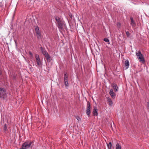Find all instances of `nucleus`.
<instances>
[{"mask_svg": "<svg viewBox=\"0 0 149 149\" xmlns=\"http://www.w3.org/2000/svg\"><path fill=\"white\" fill-rule=\"evenodd\" d=\"M33 143L32 141H26L24 142L22 145L21 149H27L31 147Z\"/></svg>", "mask_w": 149, "mask_h": 149, "instance_id": "7ed1b4c3", "label": "nucleus"}, {"mask_svg": "<svg viewBox=\"0 0 149 149\" xmlns=\"http://www.w3.org/2000/svg\"><path fill=\"white\" fill-rule=\"evenodd\" d=\"M64 84L66 88H67V87L68 86V82H64Z\"/></svg>", "mask_w": 149, "mask_h": 149, "instance_id": "412c9836", "label": "nucleus"}, {"mask_svg": "<svg viewBox=\"0 0 149 149\" xmlns=\"http://www.w3.org/2000/svg\"><path fill=\"white\" fill-rule=\"evenodd\" d=\"M93 114L94 116H97L98 114L97 109L94 107L93 112Z\"/></svg>", "mask_w": 149, "mask_h": 149, "instance_id": "9d476101", "label": "nucleus"}, {"mask_svg": "<svg viewBox=\"0 0 149 149\" xmlns=\"http://www.w3.org/2000/svg\"><path fill=\"white\" fill-rule=\"evenodd\" d=\"M7 126L6 124H5L4 125L3 127V130L4 131H6L7 130Z\"/></svg>", "mask_w": 149, "mask_h": 149, "instance_id": "aec40b11", "label": "nucleus"}, {"mask_svg": "<svg viewBox=\"0 0 149 149\" xmlns=\"http://www.w3.org/2000/svg\"><path fill=\"white\" fill-rule=\"evenodd\" d=\"M109 93L113 99L115 98L116 94L113 91L112 89H110L109 91Z\"/></svg>", "mask_w": 149, "mask_h": 149, "instance_id": "0eeeda50", "label": "nucleus"}, {"mask_svg": "<svg viewBox=\"0 0 149 149\" xmlns=\"http://www.w3.org/2000/svg\"><path fill=\"white\" fill-rule=\"evenodd\" d=\"M104 40L106 42H107L108 44H109L110 43L109 42V40L107 38H105L104 39Z\"/></svg>", "mask_w": 149, "mask_h": 149, "instance_id": "f3484780", "label": "nucleus"}, {"mask_svg": "<svg viewBox=\"0 0 149 149\" xmlns=\"http://www.w3.org/2000/svg\"><path fill=\"white\" fill-rule=\"evenodd\" d=\"M35 30L36 31L39 30V28L38 26L35 27Z\"/></svg>", "mask_w": 149, "mask_h": 149, "instance_id": "4be33fe9", "label": "nucleus"}, {"mask_svg": "<svg viewBox=\"0 0 149 149\" xmlns=\"http://www.w3.org/2000/svg\"><path fill=\"white\" fill-rule=\"evenodd\" d=\"M126 35L127 36V37H129L130 36V33L128 31H126Z\"/></svg>", "mask_w": 149, "mask_h": 149, "instance_id": "5701e85b", "label": "nucleus"}, {"mask_svg": "<svg viewBox=\"0 0 149 149\" xmlns=\"http://www.w3.org/2000/svg\"><path fill=\"white\" fill-rule=\"evenodd\" d=\"M6 96V90L3 88H0V97L5 99Z\"/></svg>", "mask_w": 149, "mask_h": 149, "instance_id": "20e7f679", "label": "nucleus"}, {"mask_svg": "<svg viewBox=\"0 0 149 149\" xmlns=\"http://www.w3.org/2000/svg\"><path fill=\"white\" fill-rule=\"evenodd\" d=\"M29 54L31 56H33V54L32 53L30 52H29Z\"/></svg>", "mask_w": 149, "mask_h": 149, "instance_id": "a878e982", "label": "nucleus"}, {"mask_svg": "<svg viewBox=\"0 0 149 149\" xmlns=\"http://www.w3.org/2000/svg\"><path fill=\"white\" fill-rule=\"evenodd\" d=\"M37 65L38 66L40 67L42 65V63L40 61V60H38L37 61H36Z\"/></svg>", "mask_w": 149, "mask_h": 149, "instance_id": "2eb2a0df", "label": "nucleus"}, {"mask_svg": "<svg viewBox=\"0 0 149 149\" xmlns=\"http://www.w3.org/2000/svg\"><path fill=\"white\" fill-rule=\"evenodd\" d=\"M111 86L113 88L114 91L116 92L118 91V87L117 86V85L114 83H113L111 84Z\"/></svg>", "mask_w": 149, "mask_h": 149, "instance_id": "6e6552de", "label": "nucleus"}, {"mask_svg": "<svg viewBox=\"0 0 149 149\" xmlns=\"http://www.w3.org/2000/svg\"><path fill=\"white\" fill-rule=\"evenodd\" d=\"M76 119L79 121L81 120V118L78 116L77 117Z\"/></svg>", "mask_w": 149, "mask_h": 149, "instance_id": "393cba45", "label": "nucleus"}, {"mask_svg": "<svg viewBox=\"0 0 149 149\" xmlns=\"http://www.w3.org/2000/svg\"><path fill=\"white\" fill-rule=\"evenodd\" d=\"M55 19L57 22L56 25L58 27L59 30L62 31L63 30V22L58 17H55Z\"/></svg>", "mask_w": 149, "mask_h": 149, "instance_id": "f257e3e1", "label": "nucleus"}, {"mask_svg": "<svg viewBox=\"0 0 149 149\" xmlns=\"http://www.w3.org/2000/svg\"><path fill=\"white\" fill-rule=\"evenodd\" d=\"M129 62L128 60H126L125 61V65L126 69H127L129 67Z\"/></svg>", "mask_w": 149, "mask_h": 149, "instance_id": "f8f14e48", "label": "nucleus"}, {"mask_svg": "<svg viewBox=\"0 0 149 149\" xmlns=\"http://www.w3.org/2000/svg\"><path fill=\"white\" fill-rule=\"evenodd\" d=\"M131 24L132 26H134L135 25V23L134 22L132 17H130Z\"/></svg>", "mask_w": 149, "mask_h": 149, "instance_id": "4468645a", "label": "nucleus"}, {"mask_svg": "<svg viewBox=\"0 0 149 149\" xmlns=\"http://www.w3.org/2000/svg\"><path fill=\"white\" fill-rule=\"evenodd\" d=\"M107 99V100L108 102L109 103V105L110 106H112L113 104V102L111 98L109 97H106Z\"/></svg>", "mask_w": 149, "mask_h": 149, "instance_id": "1a4fd4ad", "label": "nucleus"}, {"mask_svg": "<svg viewBox=\"0 0 149 149\" xmlns=\"http://www.w3.org/2000/svg\"><path fill=\"white\" fill-rule=\"evenodd\" d=\"M136 54L138 59L139 60V61L140 62L144 63V58L141 52L140 51H139L138 52H136Z\"/></svg>", "mask_w": 149, "mask_h": 149, "instance_id": "39448f33", "label": "nucleus"}, {"mask_svg": "<svg viewBox=\"0 0 149 149\" xmlns=\"http://www.w3.org/2000/svg\"><path fill=\"white\" fill-rule=\"evenodd\" d=\"M116 149H121V147L120 146L118 143H117L116 147Z\"/></svg>", "mask_w": 149, "mask_h": 149, "instance_id": "dca6fc26", "label": "nucleus"}, {"mask_svg": "<svg viewBox=\"0 0 149 149\" xmlns=\"http://www.w3.org/2000/svg\"><path fill=\"white\" fill-rule=\"evenodd\" d=\"M40 50L42 54L46 57L47 61L48 62H50L51 61V57L49 56L46 50L45 49L43 48L42 47H40Z\"/></svg>", "mask_w": 149, "mask_h": 149, "instance_id": "f03ea898", "label": "nucleus"}, {"mask_svg": "<svg viewBox=\"0 0 149 149\" xmlns=\"http://www.w3.org/2000/svg\"><path fill=\"white\" fill-rule=\"evenodd\" d=\"M68 76L67 73H65L64 74V82H68Z\"/></svg>", "mask_w": 149, "mask_h": 149, "instance_id": "9b49d317", "label": "nucleus"}, {"mask_svg": "<svg viewBox=\"0 0 149 149\" xmlns=\"http://www.w3.org/2000/svg\"><path fill=\"white\" fill-rule=\"evenodd\" d=\"M107 146L109 149H111L112 145L111 142H109L108 144H107Z\"/></svg>", "mask_w": 149, "mask_h": 149, "instance_id": "a211bd4d", "label": "nucleus"}, {"mask_svg": "<svg viewBox=\"0 0 149 149\" xmlns=\"http://www.w3.org/2000/svg\"><path fill=\"white\" fill-rule=\"evenodd\" d=\"M37 37L39 38L41 36V33L39 30L36 31Z\"/></svg>", "mask_w": 149, "mask_h": 149, "instance_id": "ddd939ff", "label": "nucleus"}, {"mask_svg": "<svg viewBox=\"0 0 149 149\" xmlns=\"http://www.w3.org/2000/svg\"><path fill=\"white\" fill-rule=\"evenodd\" d=\"M1 74V72H0V74Z\"/></svg>", "mask_w": 149, "mask_h": 149, "instance_id": "bb28decb", "label": "nucleus"}, {"mask_svg": "<svg viewBox=\"0 0 149 149\" xmlns=\"http://www.w3.org/2000/svg\"><path fill=\"white\" fill-rule=\"evenodd\" d=\"M117 26L118 27H120V26H121L120 24V23H119V22L117 23Z\"/></svg>", "mask_w": 149, "mask_h": 149, "instance_id": "b1692460", "label": "nucleus"}, {"mask_svg": "<svg viewBox=\"0 0 149 149\" xmlns=\"http://www.w3.org/2000/svg\"><path fill=\"white\" fill-rule=\"evenodd\" d=\"M86 113L88 117L91 114V105L89 102H87L86 110Z\"/></svg>", "mask_w": 149, "mask_h": 149, "instance_id": "423d86ee", "label": "nucleus"}, {"mask_svg": "<svg viewBox=\"0 0 149 149\" xmlns=\"http://www.w3.org/2000/svg\"><path fill=\"white\" fill-rule=\"evenodd\" d=\"M35 58L36 61L40 60L39 55L37 54H36L35 55Z\"/></svg>", "mask_w": 149, "mask_h": 149, "instance_id": "6ab92c4d", "label": "nucleus"}]
</instances>
